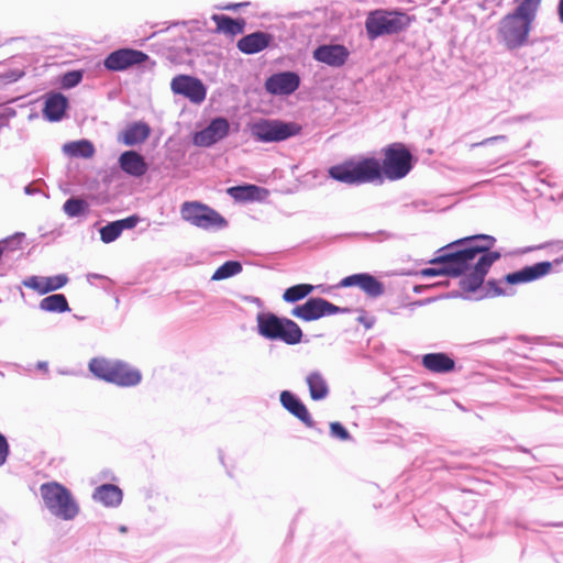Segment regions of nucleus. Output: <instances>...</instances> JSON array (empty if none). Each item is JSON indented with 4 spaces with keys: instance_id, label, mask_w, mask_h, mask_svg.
Wrapping results in <instances>:
<instances>
[{
    "instance_id": "f257e3e1",
    "label": "nucleus",
    "mask_w": 563,
    "mask_h": 563,
    "mask_svg": "<svg viewBox=\"0 0 563 563\" xmlns=\"http://www.w3.org/2000/svg\"><path fill=\"white\" fill-rule=\"evenodd\" d=\"M494 243L495 238L485 234L452 242L439 250L441 254L430 262L443 266L424 268L421 275L424 277L465 275L460 286L464 291L474 292L483 285L490 266L500 257L498 252L490 251Z\"/></svg>"
},
{
    "instance_id": "f03ea898",
    "label": "nucleus",
    "mask_w": 563,
    "mask_h": 563,
    "mask_svg": "<svg viewBox=\"0 0 563 563\" xmlns=\"http://www.w3.org/2000/svg\"><path fill=\"white\" fill-rule=\"evenodd\" d=\"M412 168V155L400 143L388 146L380 164L376 158H364L356 163L336 165L329 169L330 176L341 183L360 185L406 177Z\"/></svg>"
},
{
    "instance_id": "7ed1b4c3",
    "label": "nucleus",
    "mask_w": 563,
    "mask_h": 563,
    "mask_svg": "<svg viewBox=\"0 0 563 563\" xmlns=\"http://www.w3.org/2000/svg\"><path fill=\"white\" fill-rule=\"evenodd\" d=\"M40 494L44 507L56 519L71 521L80 512V505L73 492L59 482L51 481L41 484Z\"/></svg>"
},
{
    "instance_id": "20e7f679",
    "label": "nucleus",
    "mask_w": 563,
    "mask_h": 563,
    "mask_svg": "<svg viewBox=\"0 0 563 563\" xmlns=\"http://www.w3.org/2000/svg\"><path fill=\"white\" fill-rule=\"evenodd\" d=\"M89 371L107 383L120 386H135L141 383V372L121 360L95 357L89 362Z\"/></svg>"
},
{
    "instance_id": "39448f33",
    "label": "nucleus",
    "mask_w": 563,
    "mask_h": 563,
    "mask_svg": "<svg viewBox=\"0 0 563 563\" xmlns=\"http://www.w3.org/2000/svg\"><path fill=\"white\" fill-rule=\"evenodd\" d=\"M257 332L265 339L279 340L294 345L301 341L302 331L299 325L287 318H279L272 312H260L256 316Z\"/></svg>"
},
{
    "instance_id": "423d86ee",
    "label": "nucleus",
    "mask_w": 563,
    "mask_h": 563,
    "mask_svg": "<svg viewBox=\"0 0 563 563\" xmlns=\"http://www.w3.org/2000/svg\"><path fill=\"white\" fill-rule=\"evenodd\" d=\"M410 19L406 13L397 11L376 10L371 12L365 21L369 40L383 35L396 34L409 26Z\"/></svg>"
},
{
    "instance_id": "0eeeda50",
    "label": "nucleus",
    "mask_w": 563,
    "mask_h": 563,
    "mask_svg": "<svg viewBox=\"0 0 563 563\" xmlns=\"http://www.w3.org/2000/svg\"><path fill=\"white\" fill-rule=\"evenodd\" d=\"M252 136L263 143L282 142L297 135L301 128L294 122L260 119L249 124Z\"/></svg>"
},
{
    "instance_id": "6e6552de",
    "label": "nucleus",
    "mask_w": 563,
    "mask_h": 563,
    "mask_svg": "<svg viewBox=\"0 0 563 563\" xmlns=\"http://www.w3.org/2000/svg\"><path fill=\"white\" fill-rule=\"evenodd\" d=\"M181 218L190 224L206 230H221L228 221L214 209L198 201H186L180 208Z\"/></svg>"
},
{
    "instance_id": "1a4fd4ad",
    "label": "nucleus",
    "mask_w": 563,
    "mask_h": 563,
    "mask_svg": "<svg viewBox=\"0 0 563 563\" xmlns=\"http://www.w3.org/2000/svg\"><path fill=\"white\" fill-rule=\"evenodd\" d=\"M531 29L522 19L508 13L499 22L498 35L507 48L515 49L527 44Z\"/></svg>"
},
{
    "instance_id": "9d476101",
    "label": "nucleus",
    "mask_w": 563,
    "mask_h": 563,
    "mask_svg": "<svg viewBox=\"0 0 563 563\" xmlns=\"http://www.w3.org/2000/svg\"><path fill=\"white\" fill-rule=\"evenodd\" d=\"M347 309L340 308L321 297L310 298L305 303L296 306L291 310V316L303 321L318 320L325 316H332L340 312H346Z\"/></svg>"
},
{
    "instance_id": "9b49d317",
    "label": "nucleus",
    "mask_w": 563,
    "mask_h": 563,
    "mask_svg": "<svg viewBox=\"0 0 563 563\" xmlns=\"http://www.w3.org/2000/svg\"><path fill=\"white\" fill-rule=\"evenodd\" d=\"M279 401L282 407L297 418L306 428L316 430L320 434L323 433V430L318 428L307 406L297 394L290 389H283L279 395Z\"/></svg>"
},
{
    "instance_id": "f8f14e48",
    "label": "nucleus",
    "mask_w": 563,
    "mask_h": 563,
    "mask_svg": "<svg viewBox=\"0 0 563 563\" xmlns=\"http://www.w3.org/2000/svg\"><path fill=\"white\" fill-rule=\"evenodd\" d=\"M170 89L175 95L184 96L196 104H200L207 96V89L202 81L188 75L174 77Z\"/></svg>"
},
{
    "instance_id": "ddd939ff",
    "label": "nucleus",
    "mask_w": 563,
    "mask_h": 563,
    "mask_svg": "<svg viewBox=\"0 0 563 563\" xmlns=\"http://www.w3.org/2000/svg\"><path fill=\"white\" fill-rule=\"evenodd\" d=\"M147 58L148 56L141 51L121 48L110 53L106 57L103 65L108 70L122 71L129 67L144 63Z\"/></svg>"
},
{
    "instance_id": "4468645a",
    "label": "nucleus",
    "mask_w": 563,
    "mask_h": 563,
    "mask_svg": "<svg viewBox=\"0 0 563 563\" xmlns=\"http://www.w3.org/2000/svg\"><path fill=\"white\" fill-rule=\"evenodd\" d=\"M230 130L229 121L224 118H216L201 131L195 133L194 144L209 147L223 140Z\"/></svg>"
},
{
    "instance_id": "2eb2a0df",
    "label": "nucleus",
    "mask_w": 563,
    "mask_h": 563,
    "mask_svg": "<svg viewBox=\"0 0 563 563\" xmlns=\"http://www.w3.org/2000/svg\"><path fill=\"white\" fill-rule=\"evenodd\" d=\"M300 85V78L296 73L283 71L274 74L265 81V89L277 96H288L296 91Z\"/></svg>"
},
{
    "instance_id": "dca6fc26",
    "label": "nucleus",
    "mask_w": 563,
    "mask_h": 563,
    "mask_svg": "<svg viewBox=\"0 0 563 563\" xmlns=\"http://www.w3.org/2000/svg\"><path fill=\"white\" fill-rule=\"evenodd\" d=\"M551 269V262H539L507 274L505 276V282L509 285L531 283L547 276Z\"/></svg>"
},
{
    "instance_id": "f3484780",
    "label": "nucleus",
    "mask_w": 563,
    "mask_h": 563,
    "mask_svg": "<svg viewBox=\"0 0 563 563\" xmlns=\"http://www.w3.org/2000/svg\"><path fill=\"white\" fill-rule=\"evenodd\" d=\"M350 53L347 48L340 44H325L317 47L312 56L319 62L331 67H341L345 64Z\"/></svg>"
},
{
    "instance_id": "a211bd4d",
    "label": "nucleus",
    "mask_w": 563,
    "mask_h": 563,
    "mask_svg": "<svg viewBox=\"0 0 563 563\" xmlns=\"http://www.w3.org/2000/svg\"><path fill=\"white\" fill-rule=\"evenodd\" d=\"M68 283V277L65 274L55 276H30L25 278L22 284L26 288L33 289L40 295H45L51 291L63 288Z\"/></svg>"
},
{
    "instance_id": "6ab92c4d",
    "label": "nucleus",
    "mask_w": 563,
    "mask_h": 563,
    "mask_svg": "<svg viewBox=\"0 0 563 563\" xmlns=\"http://www.w3.org/2000/svg\"><path fill=\"white\" fill-rule=\"evenodd\" d=\"M357 286L371 297H379L384 292L383 284L374 276L361 273L350 275L340 282V287Z\"/></svg>"
},
{
    "instance_id": "aec40b11",
    "label": "nucleus",
    "mask_w": 563,
    "mask_h": 563,
    "mask_svg": "<svg viewBox=\"0 0 563 563\" xmlns=\"http://www.w3.org/2000/svg\"><path fill=\"white\" fill-rule=\"evenodd\" d=\"M272 40L273 36L271 34L257 31L240 38L236 43V47L243 54L253 55L267 48Z\"/></svg>"
},
{
    "instance_id": "412c9836",
    "label": "nucleus",
    "mask_w": 563,
    "mask_h": 563,
    "mask_svg": "<svg viewBox=\"0 0 563 563\" xmlns=\"http://www.w3.org/2000/svg\"><path fill=\"white\" fill-rule=\"evenodd\" d=\"M119 166L132 177H142L148 169L144 157L135 151L123 152L119 157Z\"/></svg>"
},
{
    "instance_id": "4be33fe9",
    "label": "nucleus",
    "mask_w": 563,
    "mask_h": 563,
    "mask_svg": "<svg viewBox=\"0 0 563 563\" xmlns=\"http://www.w3.org/2000/svg\"><path fill=\"white\" fill-rule=\"evenodd\" d=\"M92 498L104 507L115 508L123 500V490L115 484L104 483L95 488Z\"/></svg>"
},
{
    "instance_id": "5701e85b",
    "label": "nucleus",
    "mask_w": 563,
    "mask_h": 563,
    "mask_svg": "<svg viewBox=\"0 0 563 563\" xmlns=\"http://www.w3.org/2000/svg\"><path fill=\"white\" fill-rule=\"evenodd\" d=\"M421 363L426 369L437 374L450 373L455 367V362L445 353H428L422 356Z\"/></svg>"
},
{
    "instance_id": "b1692460",
    "label": "nucleus",
    "mask_w": 563,
    "mask_h": 563,
    "mask_svg": "<svg viewBox=\"0 0 563 563\" xmlns=\"http://www.w3.org/2000/svg\"><path fill=\"white\" fill-rule=\"evenodd\" d=\"M151 133L150 126L144 122H134L119 134L118 140L126 146H134L143 143Z\"/></svg>"
},
{
    "instance_id": "393cba45",
    "label": "nucleus",
    "mask_w": 563,
    "mask_h": 563,
    "mask_svg": "<svg viewBox=\"0 0 563 563\" xmlns=\"http://www.w3.org/2000/svg\"><path fill=\"white\" fill-rule=\"evenodd\" d=\"M68 100L62 93H52L45 100L43 109L44 117L52 122L62 120L65 114Z\"/></svg>"
},
{
    "instance_id": "a878e982",
    "label": "nucleus",
    "mask_w": 563,
    "mask_h": 563,
    "mask_svg": "<svg viewBox=\"0 0 563 563\" xmlns=\"http://www.w3.org/2000/svg\"><path fill=\"white\" fill-rule=\"evenodd\" d=\"M211 19L216 22L218 32L234 36L244 31V20H234L228 15L219 14H213Z\"/></svg>"
},
{
    "instance_id": "bb28decb",
    "label": "nucleus",
    "mask_w": 563,
    "mask_h": 563,
    "mask_svg": "<svg viewBox=\"0 0 563 563\" xmlns=\"http://www.w3.org/2000/svg\"><path fill=\"white\" fill-rule=\"evenodd\" d=\"M541 1L542 0H522L511 13L532 26L540 9Z\"/></svg>"
},
{
    "instance_id": "cd10ccee",
    "label": "nucleus",
    "mask_w": 563,
    "mask_h": 563,
    "mask_svg": "<svg viewBox=\"0 0 563 563\" xmlns=\"http://www.w3.org/2000/svg\"><path fill=\"white\" fill-rule=\"evenodd\" d=\"M38 307L47 312H67L70 310L68 301L63 294H55L43 298Z\"/></svg>"
},
{
    "instance_id": "c85d7f7f",
    "label": "nucleus",
    "mask_w": 563,
    "mask_h": 563,
    "mask_svg": "<svg viewBox=\"0 0 563 563\" xmlns=\"http://www.w3.org/2000/svg\"><path fill=\"white\" fill-rule=\"evenodd\" d=\"M64 152L70 156L90 158L95 154L93 144L88 140L70 142L64 145Z\"/></svg>"
},
{
    "instance_id": "c756f323",
    "label": "nucleus",
    "mask_w": 563,
    "mask_h": 563,
    "mask_svg": "<svg viewBox=\"0 0 563 563\" xmlns=\"http://www.w3.org/2000/svg\"><path fill=\"white\" fill-rule=\"evenodd\" d=\"M262 188L255 185L236 186L228 189L229 195L235 200L249 201L258 198Z\"/></svg>"
},
{
    "instance_id": "7c9ffc66",
    "label": "nucleus",
    "mask_w": 563,
    "mask_h": 563,
    "mask_svg": "<svg viewBox=\"0 0 563 563\" xmlns=\"http://www.w3.org/2000/svg\"><path fill=\"white\" fill-rule=\"evenodd\" d=\"M314 286L312 285L298 284L287 288L283 295V299L286 302H296L307 297L309 294L312 292Z\"/></svg>"
},
{
    "instance_id": "2f4dec72",
    "label": "nucleus",
    "mask_w": 563,
    "mask_h": 563,
    "mask_svg": "<svg viewBox=\"0 0 563 563\" xmlns=\"http://www.w3.org/2000/svg\"><path fill=\"white\" fill-rule=\"evenodd\" d=\"M242 272V265L236 261H228L213 273L212 280H222L238 275Z\"/></svg>"
},
{
    "instance_id": "473e14b6",
    "label": "nucleus",
    "mask_w": 563,
    "mask_h": 563,
    "mask_svg": "<svg viewBox=\"0 0 563 563\" xmlns=\"http://www.w3.org/2000/svg\"><path fill=\"white\" fill-rule=\"evenodd\" d=\"M89 206L84 199L79 198H69L65 201L63 206L64 212L69 218L79 217L87 212Z\"/></svg>"
},
{
    "instance_id": "72a5a7b5",
    "label": "nucleus",
    "mask_w": 563,
    "mask_h": 563,
    "mask_svg": "<svg viewBox=\"0 0 563 563\" xmlns=\"http://www.w3.org/2000/svg\"><path fill=\"white\" fill-rule=\"evenodd\" d=\"M329 434L332 439L341 442L353 441V437L347 428L340 421H332L329 423Z\"/></svg>"
},
{
    "instance_id": "f704fd0d",
    "label": "nucleus",
    "mask_w": 563,
    "mask_h": 563,
    "mask_svg": "<svg viewBox=\"0 0 563 563\" xmlns=\"http://www.w3.org/2000/svg\"><path fill=\"white\" fill-rule=\"evenodd\" d=\"M99 232L101 241L107 244L114 242L122 234L119 224H117L115 221L102 227Z\"/></svg>"
},
{
    "instance_id": "c9c22d12",
    "label": "nucleus",
    "mask_w": 563,
    "mask_h": 563,
    "mask_svg": "<svg viewBox=\"0 0 563 563\" xmlns=\"http://www.w3.org/2000/svg\"><path fill=\"white\" fill-rule=\"evenodd\" d=\"M82 79V74L79 70L66 73L62 78V86L66 89L77 86Z\"/></svg>"
},
{
    "instance_id": "e433bc0d",
    "label": "nucleus",
    "mask_w": 563,
    "mask_h": 563,
    "mask_svg": "<svg viewBox=\"0 0 563 563\" xmlns=\"http://www.w3.org/2000/svg\"><path fill=\"white\" fill-rule=\"evenodd\" d=\"M11 453L8 438L0 431V467L7 464Z\"/></svg>"
},
{
    "instance_id": "4c0bfd02",
    "label": "nucleus",
    "mask_w": 563,
    "mask_h": 563,
    "mask_svg": "<svg viewBox=\"0 0 563 563\" xmlns=\"http://www.w3.org/2000/svg\"><path fill=\"white\" fill-rule=\"evenodd\" d=\"M306 383H307L308 387H327V385H328L327 379L318 371H314V372H311L310 374H308L306 377Z\"/></svg>"
},
{
    "instance_id": "58836bf2",
    "label": "nucleus",
    "mask_w": 563,
    "mask_h": 563,
    "mask_svg": "<svg viewBox=\"0 0 563 563\" xmlns=\"http://www.w3.org/2000/svg\"><path fill=\"white\" fill-rule=\"evenodd\" d=\"M115 222L117 224H119L121 232H123V230H130L135 228L136 224L140 222V218L133 214L125 219L117 220Z\"/></svg>"
},
{
    "instance_id": "ea45409f",
    "label": "nucleus",
    "mask_w": 563,
    "mask_h": 563,
    "mask_svg": "<svg viewBox=\"0 0 563 563\" xmlns=\"http://www.w3.org/2000/svg\"><path fill=\"white\" fill-rule=\"evenodd\" d=\"M330 389H309L310 397L314 401L323 400L328 397Z\"/></svg>"
},
{
    "instance_id": "a19ab883",
    "label": "nucleus",
    "mask_w": 563,
    "mask_h": 563,
    "mask_svg": "<svg viewBox=\"0 0 563 563\" xmlns=\"http://www.w3.org/2000/svg\"><path fill=\"white\" fill-rule=\"evenodd\" d=\"M387 397H388V395H385L379 398L369 397L368 399L364 400V402H365L366 407L374 408V407L378 406L380 402H383L385 399H387Z\"/></svg>"
},
{
    "instance_id": "79ce46f5",
    "label": "nucleus",
    "mask_w": 563,
    "mask_h": 563,
    "mask_svg": "<svg viewBox=\"0 0 563 563\" xmlns=\"http://www.w3.org/2000/svg\"><path fill=\"white\" fill-rule=\"evenodd\" d=\"M506 137L504 135H497V136H492V137H488L486 140H484L482 143H479L481 145H484V144H489V143H493L495 141H500V140H505Z\"/></svg>"
},
{
    "instance_id": "37998d69",
    "label": "nucleus",
    "mask_w": 563,
    "mask_h": 563,
    "mask_svg": "<svg viewBox=\"0 0 563 563\" xmlns=\"http://www.w3.org/2000/svg\"><path fill=\"white\" fill-rule=\"evenodd\" d=\"M548 402H553V406L552 405H542L543 408L545 409H549V410H554V411H559V408L556 406L561 405L560 401H554V400H547Z\"/></svg>"
},
{
    "instance_id": "c03bdc74",
    "label": "nucleus",
    "mask_w": 563,
    "mask_h": 563,
    "mask_svg": "<svg viewBox=\"0 0 563 563\" xmlns=\"http://www.w3.org/2000/svg\"><path fill=\"white\" fill-rule=\"evenodd\" d=\"M558 12H559V19L563 23V0H560V2H559Z\"/></svg>"
},
{
    "instance_id": "a18cd8bd",
    "label": "nucleus",
    "mask_w": 563,
    "mask_h": 563,
    "mask_svg": "<svg viewBox=\"0 0 563 563\" xmlns=\"http://www.w3.org/2000/svg\"><path fill=\"white\" fill-rule=\"evenodd\" d=\"M92 278H95V279H103L104 276L99 275V274H95V273H90V274L87 275V280L88 282H91Z\"/></svg>"
},
{
    "instance_id": "49530a36",
    "label": "nucleus",
    "mask_w": 563,
    "mask_h": 563,
    "mask_svg": "<svg viewBox=\"0 0 563 563\" xmlns=\"http://www.w3.org/2000/svg\"><path fill=\"white\" fill-rule=\"evenodd\" d=\"M454 404H455V405H456V407H457V408H460L462 411H471V410H472V408L464 406L463 404H461V402H460V401H457V400H454Z\"/></svg>"
},
{
    "instance_id": "de8ad7c7",
    "label": "nucleus",
    "mask_w": 563,
    "mask_h": 563,
    "mask_svg": "<svg viewBox=\"0 0 563 563\" xmlns=\"http://www.w3.org/2000/svg\"><path fill=\"white\" fill-rule=\"evenodd\" d=\"M545 526L553 527V528H563V521L548 522Z\"/></svg>"
},
{
    "instance_id": "09e8293b",
    "label": "nucleus",
    "mask_w": 563,
    "mask_h": 563,
    "mask_svg": "<svg viewBox=\"0 0 563 563\" xmlns=\"http://www.w3.org/2000/svg\"><path fill=\"white\" fill-rule=\"evenodd\" d=\"M488 285L494 287L493 295H500V294H503V291L499 288L495 287V285H496L495 282H488Z\"/></svg>"
},
{
    "instance_id": "8fccbe9b",
    "label": "nucleus",
    "mask_w": 563,
    "mask_h": 563,
    "mask_svg": "<svg viewBox=\"0 0 563 563\" xmlns=\"http://www.w3.org/2000/svg\"><path fill=\"white\" fill-rule=\"evenodd\" d=\"M515 450L518 451V452L530 454V450L528 448L522 446V445H517Z\"/></svg>"
},
{
    "instance_id": "3c124183",
    "label": "nucleus",
    "mask_w": 563,
    "mask_h": 563,
    "mask_svg": "<svg viewBox=\"0 0 563 563\" xmlns=\"http://www.w3.org/2000/svg\"><path fill=\"white\" fill-rule=\"evenodd\" d=\"M24 191H25V194H27V195H32V194H34L36 190L32 189L31 185H29V186H26V187L24 188Z\"/></svg>"
},
{
    "instance_id": "603ef678",
    "label": "nucleus",
    "mask_w": 563,
    "mask_h": 563,
    "mask_svg": "<svg viewBox=\"0 0 563 563\" xmlns=\"http://www.w3.org/2000/svg\"><path fill=\"white\" fill-rule=\"evenodd\" d=\"M219 460L224 465V455H223V452L221 450H219Z\"/></svg>"
},
{
    "instance_id": "864d4df0",
    "label": "nucleus",
    "mask_w": 563,
    "mask_h": 563,
    "mask_svg": "<svg viewBox=\"0 0 563 563\" xmlns=\"http://www.w3.org/2000/svg\"><path fill=\"white\" fill-rule=\"evenodd\" d=\"M38 368H45L47 366V364L45 362H40L37 364Z\"/></svg>"
},
{
    "instance_id": "5fc2aeb1",
    "label": "nucleus",
    "mask_w": 563,
    "mask_h": 563,
    "mask_svg": "<svg viewBox=\"0 0 563 563\" xmlns=\"http://www.w3.org/2000/svg\"><path fill=\"white\" fill-rule=\"evenodd\" d=\"M120 531H121V532L126 531V527H125V526H121V527H120Z\"/></svg>"
},
{
    "instance_id": "6e6d98bb",
    "label": "nucleus",
    "mask_w": 563,
    "mask_h": 563,
    "mask_svg": "<svg viewBox=\"0 0 563 563\" xmlns=\"http://www.w3.org/2000/svg\"><path fill=\"white\" fill-rule=\"evenodd\" d=\"M450 389H442L441 395H446Z\"/></svg>"
}]
</instances>
